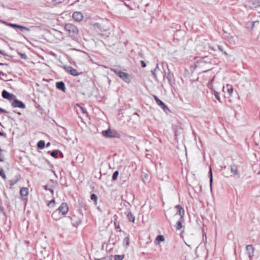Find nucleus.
Listing matches in <instances>:
<instances>
[{
  "instance_id": "cd10ccee",
  "label": "nucleus",
  "mask_w": 260,
  "mask_h": 260,
  "mask_svg": "<svg viewBox=\"0 0 260 260\" xmlns=\"http://www.w3.org/2000/svg\"><path fill=\"white\" fill-rule=\"evenodd\" d=\"M114 258V260H122L124 258V255H115Z\"/></svg>"
},
{
  "instance_id": "4be33fe9",
  "label": "nucleus",
  "mask_w": 260,
  "mask_h": 260,
  "mask_svg": "<svg viewBox=\"0 0 260 260\" xmlns=\"http://www.w3.org/2000/svg\"><path fill=\"white\" fill-rule=\"evenodd\" d=\"M37 146L39 149H42L45 147V141L43 140H41L38 142L37 144Z\"/></svg>"
},
{
  "instance_id": "a18cd8bd",
  "label": "nucleus",
  "mask_w": 260,
  "mask_h": 260,
  "mask_svg": "<svg viewBox=\"0 0 260 260\" xmlns=\"http://www.w3.org/2000/svg\"><path fill=\"white\" fill-rule=\"evenodd\" d=\"M49 190H50V191H51L52 193H53V190H52V189H49Z\"/></svg>"
},
{
  "instance_id": "ea45409f",
  "label": "nucleus",
  "mask_w": 260,
  "mask_h": 260,
  "mask_svg": "<svg viewBox=\"0 0 260 260\" xmlns=\"http://www.w3.org/2000/svg\"><path fill=\"white\" fill-rule=\"evenodd\" d=\"M80 222H80V221H79V222L77 223V224H76V225L75 223H74V224H73V225H74V226H77V225H78L79 224H80Z\"/></svg>"
},
{
  "instance_id": "49530a36",
  "label": "nucleus",
  "mask_w": 260,
  "mask_h": 260,
  "mask_svg": "<svg viewBox=\"0 0 260 260\" xmlns=\"http://www.w3.org/2000/svg\"><path fill=\"white\" fill-rule=\"evenodd\" d=\"M185 244L188 246V247H190V245H188L187 243H185Z\"/></svg>"
},
{
  "instance_id": "2f4dec72",
  "label": "nucleus",
  "mask_w": 260,
  "mask_h": 260,
  "mask_svg": "<svg viewBox=\"0 0 260 260\" xmlns=\"http://www.w3.org/2000/svg\"><path fill=\"white\" fill-rule=\"evenodd\" d=\"M76 159L82 162L83 160V157L82 155H78L76 157Z\"/></svg>"
},
{
  "instance_id": "8fccbe9b",
  "label": "nucleus",
  "mask_w": 260,
  "mask_h": 260,
  "mask_svg": "<svg viewBox=\"0 0 260 260\" xmlns=\"http://www.w3.org/2000/svg\"><path fill=\"white\" fill-rule=\"evenodd\" d=\"M3 63H0V65H3Z\"/></svg>"
},
{
  "instance_id": "b1692460",
  "label": "nucleus",
  "mask_w": 260,
  "mask_h": 260,
  "mask_svg": "<svg viewBox=\"0 0 260 260\" xmlns=\"http://www.w3.org/2000/svg\"><path fill=\"white\" fill-rule=\"evenodd\" d=\"M127 216L129 221L134 222L135 219L131 213H128Z\"/></svg>"
},
{
  "instance_id": "412c9836",
  "label": "nucleus",
  "mask_w": 260,
  "mask_h": 260,
  "mask_svg": "<svg viewBox=\"0 0 260 260\" xmlns=\"http://www.w3.org/2000/svg\"><path fill=\"white\" fill-rule=\"evenodd\" d=\"M9 25L10 26L13 27L19 28H20L22 30H28V28L27 27H25V26H21V25H17V24H11V23H10Z\"/></svg>"
},
{
  "instance_id": "ddd939ff",
  "label": "nucleus",
  "mask_w": 260,
  "mask_h": 260,
  "mask_svg": "<svg viewBox=\"0 0 260 260\" xmlns=\"http://www.w3.org/2000/svg\"><path fill=\"white\" fill-rule=\"evenodd\" d=\"M154 98L157 103V104L161 107L162 109L164 111H166V110H168L167 107L165 105V104L161 101L156 96H154Z\"/></svg>"
},
{
  "instance_id": "423d86ee",
  "label": "nucleus",
  "mask_w": 260,
  "mask_h": 260,
  "mask_svg": "<svg viewBox=\"0 0 260 260\" xmlns=\"http://www.w3.org/2000/svg\"><path fill=\"white\" fill-rule=\"evenodd\" d=\"M72 17L75 21L77 22L81 21L84 18L83 14L80 12H75L73 13Z\"/></svg>"
},
{
  "instance_id": "72a5a7b5",
  "label": "nucleus",
  "mask_w": 260,
  "mask_h": 260,
  "mask_svg": "<svg viewBox=\"0 0 260 260\" xmlns=\"http://www.w3.org/2000/svg\"><path fill=\"white\" fill-rule=\"evenodd\" d=\"M90 198L92 200L94 201L95 202H96L98 197L95 194H91Z\"/></svg>"
},
{
  "instance_id": "a19ab883",
  "label": "nucleus",
  "mask_w": 260,
  "mask_h": 260,
  "mask_svg": "<svg viewBox=\"0 0 260 260\" xmlns=\"http://www.w3.org/2000/svg\"><path fill=\"white\" fill-rule=\"evenodd\" d=\"M0 111L2 112H5V110L0 108Z\"/></svg>"
},
{
  "instance_id": "a211bd4d",
  "label": "nucleus",
  "mask_w": 260,
  "mask_h": 260,
  "mask_svg": "<svg viewBox=\"0 0 260 260\" xmlns=\"http://www.w3.org/2000/svg\"><path fill=\"white\" fill-rule=\"evenodd\" d=\"M248 23L251 25V30H253L255 28H257L260 26V23L258 21H256L254 22H249Z\"/></svg>"
},
{
  "instance_id": "09e8293b",
  "label": "nucleus",
  "mask_w": 260,
  "mask_h": 260,
  "mask_svg": "<svg viewBox=\"0 0 260 260\" xmlns=\"http://www.w3.org/2000/svg\"><path fill=\"white\" fill-rule=\"evenodd\" d=\"M45 189H47V187L46 186H45Z\"/></svg>"
},
{
  "instance_id": "de8ad7c7",
  "label": "nucleus",
  "mask_w": 260,
  "mask_h": 260,
  "mask_svg": "<svg viewBox=\"0 0 260 260\" xmlns=\"http://www.w3.org/2000/svg\"><path fill=\"white\" fill-rule=\"evenodd\" d=\"M0 53L1 54H3V52L2 51H0Z\"/></svg>"
},
{
  "instance_id": "9b49d317",
  "label": "nucleus",
  "mask_w": 260,
  "mask_h": 260,
  "mask_svg": "<svg viewBox=\"0 0 260 260\" xmlns=\"http://www.w3.org/2000/svg\"><path fill=\"white\" fill-rule=\"evenodd\" d=\"M246 250H247L248 254L249 255V257L250 258L252 257L253 256L254 251V247L251 245H247V246H246Z\"/></svg>"
},
{
  "instance_id": "dca6fc26",
  "label": "nucleus",
  "mask_w": 260,
  "mask_h": 260,
  "mask_svg": "<svg viewBox=\"0 0 260 260\" xmlns=\"http://www.w3.org/2000/svg\"><path fill=\"white\" fill-rule=\"evenodd\" d=\"M61 214L58 211L56 210L54 211L52 215V217L55 220H58L61 218Z\"/></svg>"
},
{
  "instance_id": "39448f33",
  "label": "nucleus",
  "mask_w": 260,
  "mask_h": 260,
  "mask_svg": "<svg viewBox=\"0 0 260 260\" xmlns=\"http://www.w3.org/2000/svg\"><path fill=\"white\" fill-rule=\"evenodd\" d=\"M12 105L14 108L18 107L22 109H24L25 108V104L22 102L18 100L16 98L13 100Z\"/></svg>"
},
{
  "instance_id": "7ed1b4c3",
  "label": "nucleus",
  "mask_w": 260,
  "mask_h": 260,
  "mask_svg": "<svg viewBox=\"0 0 260 260\" xmlns=\"http://www.w3.org/2000/svg\"><path fill=\"white\" fill-rule=\"evenodd\" d=\"M116 134L117 133L115 131L110 129L103 132V136L106 138L115 137Z\"/></svg>"
},
{
  "instance_id": "c03bdc74",
  "label": "nucleus",
  "mask_w": 260,
  "mask_h": 260,
  "mask_svg": "<svg viewBox=\"0 0 260 260\" xmlns=\"http://www.w3.org/2000/svg\"><path fill=\"white\" fill-rule=\"evenodd\" d=\"M1 75H4V73L3 72H1L0 73V76H1Z\"/></svg>"
},
{
  "instance_id": "9d476101",
  "label": "nucleus",
  "mask_w": 260,
  "mask_h": 260,
  "mask_svg": "<svg viewBox=\"0 0 260 260\" xmlns=\"http://www.w3.org/2000/svg\"><path fill=\"white\" fill-rule=\"evenodd\" d=\"M165 241V238L164 235H158L155 238L154 240V243L155 245H158Z\"/></svg>"
},
{
  "instance_id": "f03ea898",
  "label": "nucleus",
  "mask_w": 260,
  "mask_h": 260,
  "mask_svg": "<svg viewBox=\"0 0 260 260\" xmlns=\"http://www.w3.org/2000/svg\"><path fill=\"white\" fill-rule=\"evenodd\" d=\"M115 73L119 78L126 83H129L131 82V78L128 74L121 71H116Z\"/></svg>"
},
{
  "instance_id": "f3484780",
  "label": "nucleus",
  "mask_w": 260,
  "mask_h": 260,
  "mask_svg": "<svg viewBox=\"0 0 260 260\" xmlns=\"http://www.w3.org/2000/svg\"><path fill=\"white\" fill-rule=\"evenodd\" d=\"M56 88L63 91H65L66 87L64 83L63 82H58L56 83Z\"/></svg>"
},
{
  "instance_id": "0eeeda50",
  "label": "nucleus",
  "mask_w": 260,
  "mask_h": 260,
  "mask_svg": "<svg viewBox=\"0 0 260 260\" xmlns=\"http://www.w3.org/2000/svg\"><path fill=\"white\" fill-rule=\"evenodd\" d=\"M2 96L3 98H4L5 99H7L8 100H14V98H15V97H16L14 94L8 92L7 91H6L5 90H4L2 91Z\"/></svg>"
},
{
  "instance_id": "4468645a",
  "label": "nucleus",
  "mask_w": 260,
  "mask_h": 260,
  "mask_svg": "<svg viewBox=\"0 0 260 260\" xmlns=\"http://www.w3.org/2000/svg\"><path fill=\"white\" fill-rule=\"evenodd\" d=\"M212 81H211V83H210L209 85H208V87L209 88L211 89L212 91H213V93L214 94V95H215L216 99L219 101V102H221V100H220V98L219 96V93L216 91L215 89H214L213 88H212Z\"/></svg>"
},
{
  "instance_id": "20e7f679",
  "label": "nucleus",
  "mask_w": 260,
  "mask_h": 260,
  "mask_svg": "<svg viewBox=\"0 0 260 260\" xmlns=\"http://www.w3.org/2000/svg\"><path fill=\"white\" fill-rule=\"evenodd\" d=\"M57 210L62 215H65L69 211L68 206L67 204L62 203Z\"/></svg>"
},
{
  "instance_id": "aec40b11",
  "label": "nucleus",
  "mask_w": 260,
  "mask_h": 260,
  "mask_svg": "<svg viewBox=\"0 0 260 260\" xmlns=\"http://www.w3.org/2000/svg\"><path fill=\"white\" fill-rule=\"evenodd\" d=\"M129 239L128 237H126L123 240V245L125 248H127L129 246Z\"/></svg>"
},
{
  "instance_id": "393cba45",
  "label": "nucleus",
  "mask_w": 260,
  "mask_h": 260,
  "mask_svg": "<svg viewBox=\"0 0 260 260\" xmlns=\"http://www.w3.org/2000/svg\"><path fill=\"white\" fill-rule=\"evenodd\" d=\"M55 200H52L51 201H50L48 203V207L50 208H54V205H55Z\"/></svg>"
},
{
  "instance_id": "bb28decb",
  "label": "nucleus",
  "mask_w": 260,
  "mask_h": 260,
  "mask_svg": "<svg viewBox=\"0 0 260 260\" xmlns=\"http://www.w3.org/2000/svg\"><path fill=\"white\" fill-rule=\"evenodd\" d=\"M142 179L144 182L149 180V175L147 173H144L142 176Z\"/></svg>"
},
{
  "instance_id": "1a4fd4ad",
  "label": "nucleus",
  "mask_w": 260,
  "mask_h": 260,
  "mask_svg": "<svg viewBox=\"0 0 260 260\" xmlns=\"http://www.w3.org/2000/svg\"><path fill=\"white\" fill-rule=\"evenodd\" d=\"M66 70L69 73L74 76H77L80 74L76 69L73 68L71 67H67L66 68Z\"/></svg>"
},
{
  "instance_id": "c9c22d12",
  "label": "nucleus",
  "mask_w": 260,
  "mask_h": 260,
  "mask_svg": "<svg viewBox=\"0 0 260 260\" xmlns=\"http://www.w3.org/2000/svg\"><path fill=\"white\" fill-rule=\"evenodd\" d=\"M0 161H3V157H2V152H1V150H0Z\"/></svg>"
},
{
  "instance_id": "37998d69",
  "label": "nucleus",
  "mask_w": 260,
  "mask_h": 260,
  "mask_svg": "<svg viewBox=\"0 0 260 260\" xmlns=\"http://www.w3.org/2000/svg\"><path fill=\"white\" fill-rule=\"evenodd\" d=\"M3 133L2 132H0V136H3Z\"/></svg>"
},
{
  "instance_id": "e433bc0d",
  "label": "nucleus",
  "mask_w": 260,
  "mask_h": 260,
  "mask_svg": "<svg viewBox=\"0 0 260 260\" xmlns=\"http://www.w3.org/2000/svg\"><path fill=\"white\" fill-rule=\"evenodd\" d=\"M80 108L81 109V110H82L83 113H86V111L84 108H83L81 107H80Z\"/></svg>"
},
{
  "instance_id": "7c9ffc66",
  "label": "nucleus",
  "mask_w": 260,
  "mask_h": 260,
  "mask_svg": "<svg viewBox=\"0 0 260 260\" xmlns=\"http://www.w3.org/2000/svg\"><path fill=\"white\" fill-rule=\"evenodd\" d=\"M18 54L19 55V56L23 59H27V55L24 54L21 52H18Z\"/></svg>"
},
{
  "instance_id": "a878e982",
  "label": "nucleus",
  "mask_w": 260,
  "mask_h": 260,
  "mask_svg": "<svg viewBox=\"0 0 260 260\" xmlns=\"http://www.w3.org/2000/svg\"><path fill=\"white\" fill-rule=\"evenodd\" d=\"M0 176L4 179H6L7 178L4 170L2 168H0Z\"/></svg>"
},
{
  "instance_id": "5701e85b",
  "label": "nucleus",
  "mask_w": 260,
  "mask_h": 260,
  "mask_svg": "<svg viewBox=\"0 0 260 260\" xmlns=\"http://www.w3.org/2000/svg\"><path fill=\"white\" fill-rule=\"evenodd\" d=\"M183 221V219H180L179 221L177 222V223L175 225L176 229L177 230H179L182 228V222Z\"/></svg>"
},
{
  "instance_id": "2eb2a0df",
  "label": "nucleus",
  "mask_w": 260,
  "mask_h": 260,
  "mask_svg": "<svg viewBox=\"0 0 260 260\" xmlns=\"http://www.w3.org/2000/svg\"><path fill=\"white\" fill-rule=\"evenodd\" d=\"M226 89L227 92L230 95H231L232 93L233 92V88L232 85L228 84L226 87H223L222 91H224V90Z\"/></svg>"
},
{
  "instance_id": "f257e3e1",
  "label": "nucleus",
  "mask_w": 260,
  "mask_h": 260,
  "mask_svg": "<svg viewBox=\"0 0 260 260\" xmlns=\"http://www.w3.org/2000/svg\"><path fill=\"white\" fill-rule=\"evenodd\" d=\"M64 29L71 36H77L79 33L77 27L71 23L66 24L64 26Z\"/></svg>"
},
{
  "instance_id": "79ce46f5",
  "label": "nucleus",
  "mask_w": 260,
  "mask_h": 260,
  "mask_svg": "<svg viewBox=\"0 0 260 260\" xmlns=\"http://www.w3.org/2000/svg\"><path fill=\"white\" fill-rule=\"evenodd\" d=\"M50 144H50V143H49H49H48L47 144V145H46L47 147H49V146H50Z\"/></svg>"
},
{
  "instance_id": "c85d7f7f",
  "label": "nucleus",
  "mask_w": 260,
  "mask_h": 260,
  "mask_svg": "<svg viewBox=\"0 0 260 260\" xmlns=\"http://www.w3.org/2000/svg\"><path fill=\"white\" fill-rule=\"evenodd\" d=\"M209 173H210V188H211V189H212V181H213V178H212V170H211V167L210 168Z\"/></svg>"
},
{
  "instance_id": "58836bf2",
  "label": "nucleus",
  "mask_w": 260,
  "mask_h": 260,
  "mask_svg": "<svg viewBox=\"0 0 260 260\" xmlns=\"http://www.w3.org/2000/svg\"><path fill=\"white\" fill-rule=\"evenodd\" d=\"M158 69V64H157L155 69H154V72H156L157 71V70Z\"/></svg>"
},
{
  "instance_id": "f704fd0d",
  "label": "nucleus",
  "mask_w": 260,
  "mask_h": 260,
  "mask_svg": "<svg viewBox=\"0 0 260 260\" xmlns=\"http://www.w3.org/2000/svg\"><path fill=\"white\" fill-rule=\"evenodd\" d=\"M141 65L142 67L143 68H145L146 66V64L144 61H141Z\"/></svg>"
},
{
  "instance_id": "473e14b6",
  "label": "nucleus",
  "mask_w": 260,
  "mask_h": 260,
  "mask_svg": "<svg viewBox=\"0 0 260 260\" xmlns=\"http://www.w3.org/2000/svg\"><path fill=\"white\" fill-rule=\"evenodd\" d=\"M58 152L59 150H58L53 151L51 153V155L53 157H55L58 154Z\"/></svg>"
},
{
  "instance_id": "f8f14e48",
  "label": "nucleus",
  "mask_w": 260,
  "mask_h": 260,
  "mask_svg": "<svg viewBox=\"0 0 260 260\" xmlns=\"http://www.w3.org/2000/svg\"><path fill=\"white\" fill-rule=\"evenodd\" d=\"M175 208L178 209V211L176 213V215H179L181 216L180 219H183V217L184 215V210L183 208L180 205H177L175 206Z\"/></svg>"
},
{
  "instance_id": "6ab92c4d",
  "label": "nucleus",
  "mask_w": 260,
  "mask_h": 260,
  "mask_svg": "<svg viewBox=\"0 0 260 260\" xmlns=\"http://www.w3.org/2000/svg\"><path fill=\"white\" fill-rule=\"evenodd\" d=\"M231 171L234 175L238 174V168L236 165H232L231 166Z\"/></svg>"
},
{
  "instance_id": "6e6552de",
  "label": "nucleus",
  "mask_w": 260,
  "mask_h": 260,
  "mask_svg": "<svg viewBox=\"0 0 260 260\" xmlns=\"http://www.w3.org/2000/svg\"><path fill=\"white\" fill-rule=\"evenodd\" d=\"M20 193L21 195V199L25 200L27 198L28 195V189L27 187H22L20 189Z\"/></svg>"
},
{
  "instance_id": "c756f323",
  "label": "nucleus",
  "mask_w": 260,
  "mask_h": 260,
  "mask_svg": "<svg viewBox=\"0 0 260 260\" xmlns=\"http://www.w3.org/2000/svg\"><path fill=\"white\" fill-rule=\"evenodd\" d=\"M119 172L118 171H116L113 174L112 179L113 180H116L117 179Z\"/></svg>"
},
{
  "instance_id": "4c0bfd02",
  "label": "nucleus",
  "mask_w": 260,
  "mask_h": 260,
  "mask_svg": "<svg viewBox=\"0 0 260 260\" xmlns=\"http://www.w3.org/2000/svg\"><path fill=\"white\" fill-rule=\"evenodd\" d=\"M16 182V181H10V185H13L15 184Z\"/></svg>"
}]
</instances>
